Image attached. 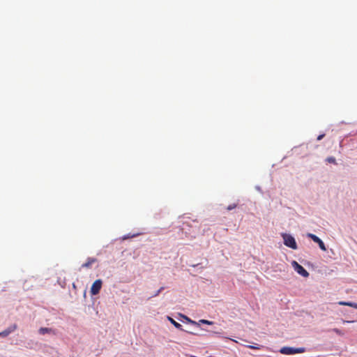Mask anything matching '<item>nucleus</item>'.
I'll list each match as a JSON object with an SVG mask.
<instances>
[{"label": "nucleus", "mask_w": 357, "mask_h": 357, "mask_svg": "<svg viewBox=\"0 0 357 357\" xmlns=\"http://www.w3.org/2000/svg\"><path fill=\"white\" fill-rule=\"evenodd\" d=\"M305 351L304 347L294 348L289 347H284L280 349V352L282 354L291 355L295 354H301Z\"/></svg>", "instance_id": "1"}, {"label": "nucleus", "mask_w": 357, "mask_h": 357, "mask_svg": "<svg viewBox=\"0 0 357 357\" xmlns=\"http://www.w3.org/2000/svg\"><path fill=\"white\" fill-rule=\"evenodd\" d=\"M284 243L286 246L291 248L294 250L297 249V244L294 238L289 234L283 235Z\"/></svg>", "instance_id": "2"}, {"label": "nucleus", "mask_w": 357, "mask_h": 357, "mask_svg": "<svg viewBox=\"0 0 357 357\" xmlns=\"http://www.w3.org/2000/svg\"><path fill=\"white\" fill-rule=\"evenodd\" d=\"M292 266L294 267V270L301 275L307 278L309 276V273L301 266L300 265L297 261H293Z\"/></svg>", "instance_id": "3"}, {"label": "nucleus", "mask_w": 357, "mask_h": 357, "mask_svg": "<svg viewBox=\"0 0 357 357\" xmlns=\"http://www.w3.org/2000/svg\"><path fill=\"white\" fill-rule=\"evenodd\" d=\"M102 282L101 280L98 279V280H96L93 284H92V286L91 287V295H97L101 288H102Z\"/></svg>", "instance_id": "4"}, {"label": "nucleus", "mask_w": 357, "mask_h": 357, "mask_svg": "<svg viewBox=\"0 0 357 357\" xmlns=\"http://www.w3.org/2000/svg\"><path fill=\"white\" fill-rule=\"evenodd\" d=\"M310 238H311L314 242L317 243L320 249L323 251H326V248L325 246V244L316 235L313 234H307V235Z\"/></svg>", "instance_id": "5"}, {"label": "nucleus", "mask_w": 357, "mask_h": 357, "mask_svg": "<svg viewBox=\"0 0 357 357\" xmlns=\"http://www.w3.org/2000/svg\"><path fill=\"white\" fill-rule=\"evenodd\" d=\"M17 328L16 324H13V326H10L7 329L4 330L2 332H0V336L1 337H7L9 334H10L12 332L15 331Z\"/></svg>", "instance_id": "6"}, {"label": "nucleus", "mask_w": 357, "mask_h": 357, "mask_svg": "<svg viewBox=\"0 0 357 357\" xmlns=\"http://www.w3.org/2000/svg\"><path fill=\"white\" fill-rule=\"evenodd\" d=\"M96 261L97 259L96 258L89 257L86 261L82 265V267L89 268L93 264H94Z\"/></svg>", "instance_id": "7"}, {"label": "nucleus", "mask_w": 357, "mask_h": 357, "mask_svg": "<svg viewBox=\"0 0 357 357\" xmlns=\"http://www.w3.org/2000/svg\"><path fill=\"white\" fill-rule=\"evenodd\" d=\"M167 319L170 321V323L172 324L175 326V328H176L177 329H178L180 331H184L182 325L178 322H176L174 319H172L170 317H168Z\"/></svg>", "instance_id": "8"}, {"label": "nucleus", "mask_w": 357, "mask_h": 357, "mask_svg": "<svg viewBox=\"0 0 357 357\" xmlns=\"http://www.w3.org/2000/svg\"><path fill=\"white\" fill-rule=\"evenodd\" d=\"M338 305L352 307L357 309V303L347 302V301H339Z\"/></svg>", "instance_id": "9"}, {"label": "nucleus", "mask_w": 357, "mask_h": 357, "mask_svg": "<svg viewBox=\"0 0 357 357\" xmlns=\"http://www.w3.org/2000/svg\"><path fill=\"white\" fill-rule=\"evenodd\" d=\"M247 347L251 349H257V350H259V349H261L263 346L262 345H260V344H255V345H248Z\"/></svg>", "instance_id": "10"}, {"label": "nucleus", "mask_w": 357, "mask_h": 357, "mask_svg": "<svg viewBox=\"0 0 357 357\" xmlns=\"http://www.w3.org/2000/svg\"><path fill=\"white\" fill-rule=\"evenodd\" d=\"M183 318H185V319L187 320V321H188V322H189V323H190V324H194V325H197V326H199V323H197L196 321L191 320V319H190V318H188V317H186V316H185V315H183Z\"/></svg>", "instance_id": "11"}, {"label": "nucleus", "mask_w": 357, "mask_h": 357, "mask_svg": "<svg viewBox=\"0 0 357 357\" xmlns=\"http://www.w3.org/2000/svg\"><path fill=\"white\" fill-rule=\"evenodd\" d=\"M199 322L202 323V324H207V325H212V324H213V321H208V320H206V319H200L199 321Z\"/></svg>", "instance_id": "12"}, {"label": "nucleus", "mask_w": 357, "mask_h": 357, "mask_svg": "<svg viewBox=\"0 0 357 357\" xmlns=\"http://www.w3.org/2000/svg\"><path fill=\"white\" fill-rule=\"evenodd\" d=\"M326 161L329 163L336 164V160L334 157H328L326 158Z\"/></svg>", "instance_id": "13"}, {"label": "nucleus", "mask_w": 357, "mask_h": 357, "mask_svg": "<svg viewBox=\"0 0 357 357\" xmlns=\"http://www.w3.org/2000/svg\"><path fill=\"white\" fill-rule=\"evenodd\" d=\"M332 331H333L334 333H335L338 335H344V333L341 330H340L338 328H333Z\"/></svg>", "instance_id": "14"}, {"label": "nucleus", "mask_w": 357, "mask_h": 357, "mask_svg": "<svg viewBox=\"0 0 357 357\" xmlns=\"http://www.w3.org/2000/svg\"><path fill=\"white\" fill-rule=\"evenodd\" d=\"M236 206H237V204H232L229 205V206H227V209L228 211H231V210H232V209H234V208H236Z\"/></svg>", "instance_id": "15"}, {"label": "nucleus", "mask_w": 357, "mask_h": 357, "mask_svg": "<svg viewBox=\"0 0 357 357\" xmlns=\"http://www.w3.org/2000/svg\"><path fill=\"white\" fill-rule=\"evenodd\" d=\"M48 329L47 328H41L40 329V332L41 334H45L46 332H47Z\"/></svg>", "instance_id": "16"}, {"label": "nucleus", "mask_w": 357, "mask_h": 357, "mask_svg": "<svg viewBox=\"0 0 357 357\" xmlns=\"http://www.w3.org/2000/svg\"><path fill=\"white\" fill-rule=\"evenodd\" d=\"M164 289V287H161L159 289L157 292L153 295V296H157L162 290Z\"/></svg>", "instance_id": "17"}, {"label": "nucleus", "mask_w": 357, "mask_h": 357, "mask_svg": "<svg viewBox=\"0 0 357 357\" xmlns=\"http://www.w3.org/2000/svg\"><path fill=\"white\" fill-rule=\"evenodd\" d=\"M164 289V287H161L159 289L157 292L153 295V296H157L162 290Z\"/></svg>", "instance_id": "18"}, {"label": "nucleus", "mask_w": 357, "mask_h": 357, "mask_svg": "<svg viewBox=\"0 0 357 357\" xmlns=\"http://www.w3.org/2000/svg\"><path fill=\"white\" fill-rule=\"evenodd\" d=\"M324 137V134L320 135L317 137V140H321Z\"/></svg>", "instance_id": "19"}, {"label": "nucleus", "mask_w": 357, "mask_h": 357, "mask_svg": "<svg viewBox=\"0 0 357 357\" xmlns=\"http://www.w3.org/2000/svg\"><path fill=\"white\" fill-rule=\"evenodd\" d=\"M342 321H343L344 323H346V322H347V323H350V322H351L350 321H345V320H343Z\"/></svg>", "instance_id": "20"}]
</instances>
